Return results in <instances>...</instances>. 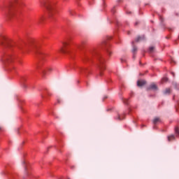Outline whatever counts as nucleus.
Segmentation results:
<instances>
[{
	"mask_svg": "<svg viewBox=\"0 0 179 179\" xmlns=\"http://www.w3.org/2000/svg\"><path fill=\"white\" fill-rule=\"evenodd\" d=\"M52 115H53V117H55V118H59V117H58V115H57L55 114V113H52Z\"/></svg>",
	"mask_w": 179,
	"mask_h": 179,
	"instance_id": "b1692460",
	"label": "nucleus"
},
{
	"mask_svg": "<svg viewBox=\"0 0 179 179\" xmlns=\"http://www.w3.org/2000/svg\"><path fill=\"white\" fill-rule=\"evenodd\" d=\"M3 131V129L2 127H0V132H2Z\"/></svg>",
	"mask_w": 179,
	"mask_h": 179,
	"instance_id": "473e14b6",
	"label": "nucleus"
},
{
	"mask_svg": "<svg viewBox=\"0 0 179 179\" xmlns=\"http://www.w3.org/2000/svg\"><path fill=\"white\" fill-rule=\"evenodd\" d=\"M164 94H170V93H171V90H170V88H166L164 92H163Z\"/></svg>",
	"mask_w": 179,
	"mask_h": 179,
	"instance_id": "dca6fc26",
	"label": "nucleus"
},
{
	"mask_svg": "<svg viewBox=\"0 0 179 179\" xmlns=\"http://www.w3.org/2000/svg\"><path fill=\"white\" fill-rule=\"evenodd\" d=\"M111 13L114 15V13H115V7H114L112 10H111Z\"/></svg>",
	"mask_w": 179,
	"mask_h": 179,
	"instance_id": "393cba45",
	"label": "nucleus"
},
{
	"mask_svg": "<svg viewBox=\"0 0 179 179\" xmlns=\"http://www.w3.org/2000/svg\"><path fill=\"white\" fill-rule=\"evenodd\" d=\"M69 12L71 16H75V12L73 10H69Z\"/></svg>",
	"mask_w": 179,
	"mask_h": 179,
	"instance_id": "4be33fe9",
	"label": "nucleus"
},
{
	"mask_svg": "<svg viewBox=\"0 0 179 179\" xmlns=\"http://www.w3.org/2000/svg\"><path fill=\"white\" fill-rule=\"evenodd\" d=\"M43 20H44V17H41L38 20V23H41V22H43Z\"/></svg>",
	"mask_w": 179,
	"mask_h": 179,
	"instance_id": "5701e85b",
	"label": "nucleus"
},
{
	"mask_svg": "<svg viewBox=\"0 0 179 179\" xmlns=\"http://www.w3.org/2000/svg\"><path fill=\"white\" fill-rule=\"evenodd\" d=\"M106 111H111V108H108Z\"/></svg>",
	"mask_w": 179,
	"mask_h": 179,
	"instance_id": "f704fd0d",
	"label": "nucleus"
},
{
	"mask_svg": "<svg viewBox=\"0 0 179 179\" xmlns=\"http://www.w3.org/2000/svg\"><path fill=\"white\" fill-rule=\"evenodd\" d=\"M127 13L128 15H129V14H131V12H127Z\"/></svg>",
	"mask_w": 179,
	"mask_h": 179,
	"instance_id": "e433bc0d",
	"label": "nucleus"
},
{
	"mask_svg": "<svg viewBox=\"0 0 179 179\" xmlns=\"http://www.w3.org/2000/svg\"><path fill=\"white\" fill-rule=\"evenodd\" d=\"M166 38H169V37H168V36H166Z\"/></svg>",
	"mask_w": 179,
	"mask_h": 179,
	"instance_id": "a18cd8bd",
	"label": "nucleus"
},
{
	"mask_svg": "<svg viewBox=\"0 0 179 179\" xmlns=\"http://www.w3.org/2000/svg\"><path fill=\"white\" fill-rule=\"evenodd\" d=\"M115 24H117V26H120V21L116 20V22H115Z\"/></svg>",
	"mask_w": 179,
	"mask_h": 179,
	"instance_id": "cd10ccee",
	"label": "nucleus"
},
{
	"mask_svg": "<svg viewBox=\"0 0 179 179\" xmlns=\"http://www.w3.org/2000/svg\"><path fill=\"white\" fill-rule=\"evenodd\" d=\"M168 81H169V78H167V77H164L162 79V83H165L166 82H168Z\"/></svg>",
	"mask_w": 179,
	"mask_h": 179,
	"instance_id": "aec40b11",
	"label": "nucleus"
},
{
	"mask_svg": "<svg viewBox=\"0 0 179 179\" xmlns=\"http://www.w3.org/2000/svg\"><path fill=\"white\" fill-rule=\"evenodd\" d=\"M142 40H145V36H138L137 38L135 39L136 43H139V41H142Z\"/></svg>",
	"mask_w": 179,
	"mask_h": 179,
	"instance_id": "4468645a",
	"label": "nucleus"
},
{
	"mask_svg": "<svg viewBox=\"0 0 179 179\" xmlns=\"http://www.w3.org/2000/svg\"><path fill=\"white\" fill-rule=\"evenodd\" d=\"M71 169H75V166H71Z\"/></svg>",
	"mask_w": 179,
	"mask_h": 179,
	"instance_id": "58836bf2",
	"label": "nucleus"
},
{
	"mask_svg": "<svg viewBox=\"0 0 179 179\" xmlns=\"http://www.w3.org/2000/svg\"><path fill=\"white\" fill-rule=\"evenodd\" d=\"M41 3L47 9L50 19H55L54 15L55 14V8L54 3L50 0H40Z\"/></svg>",
	"mask_w": 179,
	"mask_h": 179,
	"instance_id": "20e7f679",
	"label": "nucleus"
},
{
	"mask_svg": "<svg viewBox=\"0 0 179 179\" xmlns=\"http://www.w3.org/2000/svg\"><path fill=\"white\" fill-rule=\"evenodd\" d=\"M23 6H24V3H23L22 0H15L13 2L6 3L1 9L7 19H12V17L17 16V10L22 9Z\"/></svg>",
	"mask_w": 179,
	"mask_h": 179,
	"instance_id": "7ed1b4c3",
	"label": "nucleus"
},
{
	"mask_svg": "<svg viewBox=\"0 0 179 179\" xmlns=\"http://www.w3.org/2000/svg\"><path fill=\"white\" fill-rule=\"evenodd\" d=\"M159 19L161 20V23H163V22H164V20L163 19V17H162V16L159 17Z\"/></svg>",
	"mask_w": 179,
	"mask_h": 179,
	"instance_id": "bb28decb",
	"label": "nucleus"
},
{
	"mask_svg": "<svg viewBox=\"0 0 179 179\" xmlns=\"http://www.w3.org/2000/svg\"><path fill=\"white\" fill-rule=\"evenodd\" d=\"M63 46L60 48V52L68 55L71 58H75L76 55L80 54L83 66L79 67L81 73L87 76L90 74V69L88 66L92 64H96L98 69H99L100 76H103L101 71L106 69V59L100 53V50L97 49H86L85 48V43L82 45L72 46L71 41L62 42Z\"/></svg>",
	"mask_w": 179,
	"mask_h": 179,
	"instance_id": "f03ea898",
	"label": "nucleus"
},
{
	"mask_svg": "<svg viewBox=\"0 0 179 179\" xmlns=\"http://www.w3.org/2000/svg\"><path fill=\"white\" fill-rule=\"evenodd\" d=\"M171 75H173V78L174 76H176V74L174 73V72H171Z\"/></svg>",
	"mask_w": 179,
	"mask_h": 179,
	"instance_id": "2f4dec72",
	"label": "nucleus"
},
{
	"mask_svg": "<svg viewBox=\"0 0 179 179\" xmlns=\"http://www.w3.org/2000/svg\"><path fill=\"white\" fill-rule=\"evenodd\" d=\"M3 174H9V171H8V168H6V171L3 172Z\"/></svg>",
	"mask_w": 179,
	"mask_h": 179,
	"instance_id": "a878e982",
	"label": "nucleus"
},
{
	"mask_svg": "<svg viewBox=\"0 0 179 179\" xmlns=\"http://www.w3.org/2000/svg\"><path fill=\"white\" fill-rule=\"evenodd\" d=\"M122 101L123 103H124V104H127L128 106L129 99H122Z\"/></svg>",
	"mask_w": 179,
	"mask_h": 179,
	"instance_id": "412c9836",
	"label": "nucleus"
},
{
	"mask_svg": "<svg viewBox=\"0 0 179 179\" xmlns=\"http://www.w3.org/2000/svg\"><path fill=\"white\" fill-rule=\"evenodd\" d=\"M145 85H146V81L143 80H140L137 81V86H138V87H141V86H145Z\"/></svg>",
	"mask_w": 179,
	"mask_h": 179,
	"instance_id": "9b49d317",
	"label": "nucleus"
},
{
	"mask_svg": "<svg viewBox=\"0 0 179 179\" xmlns=\"http://www.w3.org/2000/svg\"><path fill=\"white\" fill-rule=\"evenodd\" d=\"M178 107H179V102H178Z\"/></svg>",
	"mask_w": 179,
	"mask_h": 179,
	"instance_id": "37998d69",
	"label": "nucleus"
},
{
	"mask_svg": "<svg viewBox=\"0 0 179 179\" xmlns=\"http://www.w3.org/2000/svg\"><path fill=\"white\" fill-rule=\"evenodd\" d=\"M172 85L175 87V89H176V90H179V84L176 82H173Z\"/></svg>",
	"mask_w": 179,
	"mask_h": 179,
	"instance_id": "f3484780",
	"label": "nucleus"
},
{
	"mask_svg": "<svg viewBox=\"0 0 179 179\" xmlns=\"http://www.w3.org/2000/svg\"><path fill=\"white\" fill-rule=\"evenodd\" d=\"M105 99H107V96H105Z\"/></svg>",
	"mask_w": 179,
	"mask_h": 179,
	"instance_id": "de8ad7c7",
	"label": "nucleus"
},
{
	"mask_svg": "<svg viewBox=\"0 0 179 179\" xmlns=\"http://www.w3.org/2000/svg\"><path fill=\"white\" fill-rule=\"evenodd\" d=\"M87 86H89V84H88V83H87Z\"/></svg>",
	"mask_w": 179,
	"mask_h": 179,
	"instance_id": "c03bdc74",
	"label": "nucleus"
},
{
	"mask_svg": "<svg viewBox=\"0 0 179 179\" xmlns=\"http://www.w3.org/2000/svg\"><path fill=\"white\" fill-rule=\"evenodd\" d=\"M146 5H149V4H148V3H146L145 6H146Z\"/></svg>",
	"mask_w": 179,
	"mask_h": 179,
	"instance_id": "49530a36",
	"label": "nucleus"
},
{
	"mask_svg": "<svg viewBox=\"0 0 179 179\" xmlns=\"http://www.w3.org/2000/svg\"><path fill=\"white\" fill-rule=\"evenodd\" d=\"M59 179H62V178H59Z\"/></svg>",
	"mask_w": 179,
	"mask_h": 179,
	"instance_id": "3c124183",
	"label": "nucleus"
},
{
	"mask_svg": "<svg viewBox=\"0 0 179 179\" xmlns=\"http://www.w3.org/2000/svg\"><path fill=\"white\" fill-rule=\"evenodd\" d=\"M140 75H141V76H142V73H140Z\"/></svg>",
	"mask_w": 179,
	"mask_h": 179,
	"instance_id": "09e8293b",
	"label": "nucleus"
},
{
	"mask_svg": "<svg viewBox=\"0 0 179 179\" xmlns=\"http://www.w3.org/2000/svg\"><path fill=\"white\" fill-rule=\"evenodd\" d=\"M67 179H71V178H68Z\"/></svg>",
	"mask_w": 179,
	"mask_h": 179,
	"instance_id": "8fccbe9b",
	"label": "nucleus"
},
{
	"mask_svg": "<svg viewBox=\"0 0 179 179\" xmlns=\"http://www.w3.org/2000/svg\"><path fill=\"white\" fill-rule=\"evenodd\" d=\"M139 64H140V65H142V62H140Z\"/></svg>",
	"mask_w": 179,
	"mask_h": 179,
	"instance_id": "ea45409f",
	"label": "nucleus"
},
{
	"mask_svg": "<svg viewBox=\"0 0 179 179\" xmlns=\"http://www.w3.org/2000/svg\"><path fill=\"white\" fill-rule=\"evenodd\" d=\"M171 141H176V136L174 134L168 136V141L171 142Z\"/></svg>",
	"mask_w": 179,
	"mask_h": 179,
	"instance_id": "2eb2a0df",
	"label": "nucleus"
},
{
	"mask_svg": "<svg viewBox=\"0 0 179 179\" xmlns=\"http://www.w3.org/2000/svg\"><path fill=\"white\" fill-rule=\"evenodd\" d=\"M124 118H125V114L122 115V116L121 115L117 114V115L115 117V120L117 121H122V120H124Z\"/></svg>",
	"mask_w": 179,
	"mask_h": 179,
	"instance_id": "9d476101",
	"label": "nucleus"
},
{
	"mask_svg": "<svg viewBox=\"0 0 179 179\" xmlns=\"http://www.w3.org/2000/svg\"><path fill=\"white\" fill-rule=\"evenodd\" d=\"M37 71L39 73H41L43 77H45L46 73H51L52 72V68L49 67L46 70L43 67V62H40L38 64Z\"/></svg>",
	"mask_w": 179,
	"mask_h": 179,
	"instance_id": "39448f33",
	"label": "nucleus"
},
{
	"mask_svg": "<svg viewBox=\"0 0 179 179\" xmlns=\"http://www.w3.org/2000/svg\"><path fill=\"white\" fill-rule=\"evenodd\" d=\"M89 3H90V5H92V3H90V1H89Z\"/></svg>",
	"mask_w": 179,
	"mask_h": 179,
	"instance_id": "a19ab883",
	"label": "nucleus"
},
{
	"mask_svg": "<svg viewBox=\"0 0 179 179\" xmlns=\"http://www.w3.org/2000/svg\"><path fill=\"white\" fill-rule=\"evenodd\" d=\"M42 43L43 38L31 40L26 43L22 39L18 42H15L6 36H0V45L3 48L1 61L6 67V71L10 73L16 72V69L12 64L15 62V58H17L19 52H24L29 50L34 51L40 61L44 60L47 55L40 50Z\"/></svg>",
	"mask_w": 179,
	"mask_h": 179,
	"instance_id": "f257e3e1",
	"label": "nucleus"
},
{
	"mask_svg": "<svg viewBox=\"0 0 179 179\" xmlns=\"http://www.w3.org/2000/svg\"><path fill=\"white\" fill-rule=\"evenodd\" d=\"M136 58V54H133V59H135Z\"/></svg>",
	"mask_w": 179,
	"mask_h": 179,
	"instance_id": "c85d7f7f",
	"label": "nucleus"
},
{
	"mask_svg": "<svg viewBox=\"0 0 179 179\" xmlns=\"http://www.w3.org/2000/svg\"><path fill=\"white\" fill-rule=\"evenodd\" d=\"M121 62H125V59L122 58V59H121Z\"/></svg>",
	"mask_w": 179,
	"mask_h": 179,
	"instance_id": "7c9ffc66",
	"label": "nucleus"
},
{
	"mask_svg": "<svg viewBox=\"0 0 179 179\" xmlns=\"http://www.w3.org/2000/svg\"><path fill=\"white\" fill-rule=\"evenodd\" d=\"M138 24H139V22H136L134 24L135 26H138Z\"/></svg>",
	"mask_w": 179,
	"mask_h": 179,
	"instance_id": "c756f323",
	"label": "nucleus"
},
{
	"mask_svg": "<svg viewBox=\"0 0 179 179\" xmlns=\"http://www.w3.org/2000/svg\"><path fill=\"white\" fill-rule=\"evenodd\" d=\"M175 132H176V136H178V138H179V126H176L175 127Z\"/></svg>",
	"mask_w": 179,
	"mask_h": 179,
	"instance_id": "a211bd4d",
	"label": "nucleus"
},
{
	"mask_svg": "<svg viewBox=\"0 0 179 179\" xmlns=\"http://www.w3.org/2000/svg\"><path fill=\"white\" fill-rule=\"evenodd\" d=\"M51 96H52V94L47 89L45 90L41 94V97L44 101H47V100H48V97H51Z\"/></svg>",
	"mask_w": 179,
	"mask_h": 179,
	"instance_id": "0eeeda50",
	"label": "nucleus"
},
{
	"mask_svg": "<svg viewBox=\"0 0 179 179\" xmlns=\"http://www.w3.org/2000/svg\"><path fill=\"white\" fill-rule=\"evenodd\" d=\"M155 51V47L154 46H151L148 49V52L150 54H152V52Z\"/></svg>",
	"mask_w": 179,
	"mask_h": 179,
	"instance_id": "6ab92c4d",
	"label": "nucleus"
},
{
	"mask_svg": "<svg viewBox=\"0 0 179 179\" xmlns=\"http://www.w3.org/2000/svg\"><path fill=\"white\" fill-rule=\"evenodd\" d=\"M127 34H129V35L131 34V31H128Z\"/></svg>",
	"mask_w": 179,
	"mask_h": 179,
	"instance_id": "c9c22d12",
	"label": "nucleus"
},
{
	"mask_svg": "<svg viewBox=\"0 0 179 179\" xmlns=\"http://www.w3.org/2000/svg\"><path fill=\"white\" fill-rule=\"evenodd\" d=\"M112 38H113V37L109 36V37L108 38V40H111Z\"/></svg>",
	"mask_w": 179,
	"mask_h": 179,
	"instance_id": "72a5a7b5",
	"label": "nucleus"
},
{
	"mask_svg": "<svg viewBox=\"0 0 179 179\" xmlns=\"http://www.w3.org/2000/svg\"><path fill=\"white\" fill-rule=\"evenodd\" d=\"M122 0H118V2H121Z\"/></svg>",
	"mask_w": 179,
	"mask_h": 179,
	"instance_id": "79ce46f5",
	"label": "nucleus"
},
{
	"mask_svg": "<svg viewBox=\"0 0 179 179\" xmlns=\"http://www.w3.org/2000/svg\"><path fill=\"white\" fill-rule=\"evenodd\" d=\"M157 85H156L155 83H152L147 88V91L149 92V90H157Z\"/></svg>",
	"mask_w": 179,
	"mask_h": 179,
	"instance_id": "1a4fd4ad",
	"label": "nucleus"
},
{
	"mask_svg": "<svg viewBox=\"0 0 179 179\" xmlns=\"http://www.w3.org/2000/svg\"><path fill=\"white\" fill-rule=\"evenodd\" d=\"M134 44H135V41H133L132 42L133 49L131 51L132 54H136V52L138 51V48Z\"/></svg>",
	"mask_w": 179,
	"mask_h": 179,
	"instance_id": "ddd939ff",
	"label": "nucleus"
},
{
	"mask_svg": "<svg viewBox=\"0 0 179 179\" xmlns=\"http://www.w3.org/2000/svg\"><path fill=\"white\" fill-rule=\"evenodd\" d=\"M110 43H108V42L107 41H105L102 43L101 44V48L102 50H104V51H106L107 55H108L109 57L111 56V51L110 50Z\"/></svg>",
	"mask_w": 179,
	"mask_h": 179,
	"instance_id": "423d86ee",
	"label": "nucleus"
},
{
	"mask_svg": "<svg viewBox=\"0 0 179 179\" xmlns=\"http://www.w3.org/2000/svg\"><path fill=\"white\" fill-rule=\"evenodd\" d=\"M28 78L29 77L27 76H23L21 77L20 82L24 89H27V84L26 83V81L27 80Z\"/></svg>",
	"mask_w": 179,
	"mask_h": 179,
	"instance_id": "6e6552de",
	"label": "nucleus"
},
{
	"mask_svg": "<svg viewBox=\"0 0 179 179\" xmlns=\"http://www.w3.org/2000/svg\"><path fill=\"white\" fill-rule=\"evenodd\" d=\"M57 103H61V101H59V100H57Z\"/></svg>",
	"mask_w": 179,
	"mask_h": 179,
	"instance_id": "4c0bfd02",
	"label": "nucleus"
},
{
	"mask_svg": "<svg viewBox=\"0 0 179 179\" xmlns=\"http://www.w3.org/2000/svg\"><path fill=\"white\" fill-rule=\"evenodd\" d=\"M157 122H162V120L159 117H155L153 120L154 127L153 129H156V125H157Z\"/></svg>",
	"mask_w": 179,
	"mask_h": 179,
	"instance_id": "f8f14e48",
	"label": "nucleus"
}]
</instances>
